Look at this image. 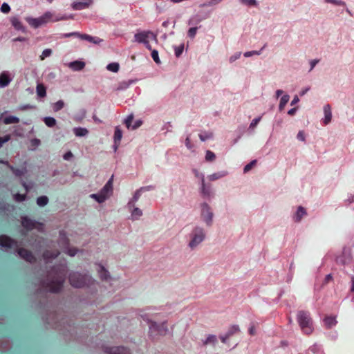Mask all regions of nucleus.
Returning <instances> with one entry per match:
<instances>
[{"label":"nucleus","instance_id":"f03ea898","mask_svg":"<svg viewBox=\"0 0 354 354\" xmlns=\"http://www.w3.org/2000/svg\"><path fill=\"white\" fill-rule=\"evenodd\" d=\"M297 321L301 330L306 335H310L315 328L313 319L308 312L300 310L297 314Z\"/></svg>","mask_w":354,"mask_h":354},{"label":"nucleus","instance_id":"de8ad7c7","mask_svg":"<svg viewBox=\"0 0 354 354\" xmlns=\"http://www.w3.org/2000/svg\"><path fill=\"white\" fill-rule=\"evenodd\" d=\"M256 162H257V160H254L251 161L249 164L246 165L244 167L243 172L247 173L248 171H249L252 169V167L256 164Z\"/></svg>","mask_w":354,"mask_h":354},{"label":"nucleus","instance_id":"c03bdc74","mask_svg":"<svg viewBox=\"0 0 354 354\" xmlns=\"http://www.w3.org/2000/svg\"><path fill=\"white\" fill-rule=\"evenodd\" d=\"M197 27H192L188 30L187 35L188 36L193 39L196 36V32H197Z\"/></svg>","mask_w":354,"mask_h":354},{"label":"nucleus","instance_id":"0e129e2a","mask_svg":"<svg viewBox=\"0 0 354 354\" xmlns=\"http://www.w3.org/2000/svg\"><path fill=\"white\" fill-rule=\"evenodd\" d=\"M221 340L223 343L225 344L227 342V339L230 338V336H228L226 333L221 336Z\"/></svg>","mask_w":354,"mask_h":354},{"label":"nucleus","instance_id":"680f3d73","mask_svg":"<svg viewBox=\"0 0 354 354\" xmlns=\"http://www.w3.org/2000/svg\"><path fill=\"white\" fill-rule=\"evenodd\" d=\"M73 156V153L71 151H68L66 152L64 156H63V158L65 160H69L71 158H72Z\"/></svg>","mask_w":354,"mask_h":354},{"label":"nucleus","instance_id":"cd10ccee","mask_svg":"<svg viewBox=\"0 0 354 354\" xmlns=\"http://www.w3.org/2000/svg\"><path fill=\"white\" fill-rule=\"evenodd\" d=\"M122 138V131L119 126L115 127L113 142H120Z\"/></svg>","mask_w":354,"mask_h":354},{"label":"nucleus","instance_id":"4be33fe9","mask_svg":"<svg viewBox=\"0 0 354 354\" xmlns=\"http://www.w3.org/2000/svg\"><path fill=\"white\" fill-rule=\"evenodd\" d=\"M307 214L306 209L302 206H299L297 209L294 215V220L296 223H299L301 221L303 216H306Z\"/></svg>","mask_w":354,"mask_h":354},{"label":"nucleus","instance_id":"bb28decb","mask_svg":"<svg viewBox=\"0 0 354 354\" xmlns=\"http://www.w3.org/2000/svg\"><path fill=\"white\" fill-rule=\"evenodd\" d=\"M36 93L39 97L43 98L46 95V88L42 84H37Z\"/></svg>","mask_w":354,"mask_h":354},{"label":"nucleus","instance_id":"4468645a","mask_svg":"<svg viewBox=\"0 0 354 354\" xmlns=\"http://www.w3.org/2000/svg\"><path fill=\"white\" fill-rule=\"evenodd\" d=\"M22 225L24 228L28 230H32L34 228H39L43 226L41 223H37L35 221H32L27 217H24L22 218L21 221Z\"/></svg>","mask_w":354,"mask_h":354},{"label":"nucleus","instance_id":"ddd939ff","mask_svg":"<svg viewBox=\"0 0 354 354\" xmlns=\"http://www.w3.org/2000/svg\"><path fill=\"white\" fill-rule=\"evenodd\" d=\"M12 75L8 71H3L0 73V88L8 86L12 80Z\"/></svg>","mask_w":354,"mask_h":354},{"label":"nucleus","instance_id":"5701e85b","mask_svg":"<svg viewBox=\"0 0 354 354\" xmlns=\"http://www.w3.org/2000/svg\"><path fill=\"white\" fill-rule=\"evenodd\" d=\"M12 25L14 26V28L17 30L22 31L23 32H26V28L23 26L22 23L19 20V19L17 17H13L10 19Z\"/></svg>","mask_w":354,"mask_h":354},{"label":"nucleus","instance_id":"473e14b6","mask_svg":"<svg viewBox=\"0 0 354 354\" xmlns=\"http://www.w3.org/2000/svg\"><path fill=\"white\" fill-rule=\"evenodd\" d=\"M289 99H290V96L288 94H285L281 97V98L280 100L279 104V109L280 111H281L284 109L285 106L289 101Z\"/></svg>","mask_w":354,"mask_h":354},{"label":"nucleus","instance_id":"37998d69","mask_svg":"<svg viewBox=\"0 0 354 354\" xmlns=\"http://www.w3.org/2000/svg\"><path fill=\"white\" fill-rule=\"evenodd\" d=\"M175 55L177 57H180L184 50V44H182L178 46L174 47Z\"/></svg>","mask_w":354,"mask_h":354},{"label":"nucleus","instance_id":"5fc2aeb1","mask_svg":"<svg viewBox=\"0 0 354 354\" xmlns=\"http://www.w3.org/2000/svg\"><path fill=\"white\" fill-rule=\"evenodd\" d=\"M30 143H31V145L34 147V149H35L40 145L41 142H40V140H39L37 138H33L30 140Z\"/></svg>","mask_w":354,"mask_h":354},{"label":"nucleus","instance_id":"774afa93","mask_svg":"<svg viewBox=\"0 0 354 354\" xmlns=\"http://www.w3.org/2000/svg\"><path fill=\"white\" fill-rule=\"evenodd\" d=\"M309 90H310V87L309 86L303 88L301 91V92H300V95H304Z\"/></svg>","mask_w":354,"mask_h":354},{"label":"nucleus","instance_id":"a18cd8bd","mask_svg":"<svg viewBox=\"0 0 354 354\" xmlns=\"http://www.w3.org/2000/svg\"><path fill=\"white\" fill-rule=\"evenodd\" d=\"M13 197L15 201L17 202H22L26 199L25 194H14Z\"/></svg>","mask_w":354,"mask_h":354},{"label":"nucleus","instance_id":"a211bd4d","mask_svg":"<svg viewBox=\"0 0 354 354\" xmlns=\"http://www.w3.org/2000/svg\"><path fill=\"white\" fill-rule=\"evenodd\" d=\"M7 112L2 113L0 115V120L3 121L5 124H15L19 122V119L13 115H6Z\"/></svg>","mask_w":354,"mask_h":354},{"label":"nucleus","instance_id":"3c124183","mask_svg":"<svg viewBox=\"0 0 354 354\" xmlns=\"http://www.w3.org/2000/svg\"><path fill=\"white\" fill-rule=\"evenodd\" d=\"M241 52H238V53H236L235 54L232 55L229 58L230 62L232 63V62H235L236 59H238L241 57Z\"/></svg>","mask_w":354,"mask_h":354},{"label":"nucleus","instance_id":"6e6d98bb","mask_svg":"<svg viewBox=\"0 0 354 354\" xmlns=\"http://www.w3.org/2000/svg\"><path fill=\"white\" fill-rule=\"evenodd\" d=\"M260 120H261V117H259V118H257L254 119V120L251 122V123H250V129H254V128H255V127H256V126L257 125V124L259 123V122L260 121Z\"/></svg>","mask_w":354,"mask_h":354},{"label":"nucleus","instance_id":"c9c22d12","mask_svg":"<svg viewBox=\"0 0 354 354\" xmlns=\"http://www.w3.org/2000/svg\"><path fill=\"white\" fill-rule=\"evenodd\" d=\"M199 138L202 142L207 140L212 139L213 138L212 132H202L199 134Z\"/></svg>","mask_w":354,"mask_h":354},{"label":"nucleus","instance_id":"338daca9","mask_svg":"<svg viewBox=\"0 0 354 354\" xmlns=\"http://www.w3.org/2000/svg\"><path fill=\"white\" fill-rule=\"evenodd\" d=\"M299 99L298 96L295 95L291 102V105H294V104H297V102H299Z\"/></svg>","mask_w":354,"mask_h":354},{"label":"nucleus","instance_id":"e2e57ef3","mask_svg":"<svg viewBox=\"0 0 354 354\" xmlns=\"http://www.w3.org/2000/svg\"><path fill=\"white\" fill-rule=\"evenodd\" d=\"M73 19V16L72 15H68V16L64 15V16L61 17L59 18L55 19L54 21H59V20H66V19Z\"/></svg>","mask_w":354,"mask_h":354},{"label":"nucleus","instance_id":"393cba45","mask_svg":"<svg viewBox=\"0 0 354 354\" xmlns=\"http://www.w3.org/2000/svg\"><path fill=\"white\" fill-rule=\"evenodd\" d=\"M18 254L27 261L32 262L35 259L34 257L26 250H19Z\"/></svg>","mask_w":354,"mask_h":354},{"label":"nucleus","instance_id":"2f4dec72","mask_svg":"<svg viewBox=\"0 0 354 354\" xmlns=\"http://www.w3.org/2000/svg\"><path fill=\"white\" fill-rule=\"evenodd\" d=\"M106 69L113 73H118L120 69V64L118 62H112L106 66Z\"/></svg>","mask_w":354,"mask_h":354},{"label":"nucleus","instance_id":"c756f323","mask_svg":"<svg viewBox=\"0 0 354 354\" xmlns=\"http://www.w3.org/2000/svg\"><path fill=\"white\" fill-rule=\"evenodd\" d=\"M201 194L205 197H210L211 196L210 188L206 185L205 182L201 183Z\"/></svg>","mask_w":354,"mask_h":354},{"label":"nucleus","instance_id":"dca6fc26","mask_svg":"<svg viewBox=\"0 0 354 354\" xmlns=\"http://www.w3.org/2000/svg\"><path fill=\"white\" fill-rule=\"evenodd\" d=\"M78 35V37L80 38H81L82 39L86 40V41L91 42L93 44H99L102 41V39H101L100 38L94 37L90 36L88 35H86V34L81 35V34H78L77 32L67 34V35H66V36L68 37L70 35Z\"/></svg>","mask_w":354,"mask_h":354},{"label":"nucleus","instance_id":"9b49d317","mask_svg":"<svg viewBox=\"0 0 354 354\" xmlns=\"http://www.w3.org/2000/svg\"><path fill=\"white\" fill-rule=\"evenodd\" d=\"M134 115L133 113H130L127 115V117L124 120V123L126 125V127L129 130H136L139 128L142 124V120H137L132 124V121L133 120Z\"/></svg>","mask_w":354,"mask_h":354},{"label":"nucleus","instance_id":"aec40b11","mask_svg":"<svg viewBox=\"0 0 354 354\" xmlns=\"http://www.w3.org/2000/svg\"><path fill=\"white\" fill-rule=\"evenodd\" d=\"M68 67L73 71H79L82 70L85 66V63L82 61L77 60L68 63Z\"/></svg>","mask_w":354,"mask_h":354},{"label":"nucleus","instance_id":"f257e3e1","mask_svg":"<svg viewBox=\"0 0 354 354\" xmlns=\"http://www.w3.org/2000/svg\"><path fill=\"white\" fill-rule=\"evenodd\" d=\"M69 282L75 288L91 286L96 283V280L88 273L82 274L78 272H71L69 274Z\"/></svg>","mask_w":354,"mask_h":354},{"label":"nucleus","instance_id":"423d86ee","mask_svg":"<svg viewBox=\"0 0 354 354\" xmlns=\"http://www.w3.org/2000/svg\"><path fill=\"white\" fill-rule=\"evenodd\" d=\"M201 217L207 226L212 224L214 213L209 205L206 203H203L201 205Z\"/></svg>","mask_w":354,"mask_h":354},{"label":"nucleus","instance_id":"09e8293b","mask_svg":"<svg viewBox=\"0 0 354 354\" xmlns=\"http://www.w3.org/2000/svg\"><path fill=\"white\" fill-rule=\"evenodd\" d=\"M64 252L71 257H74L77 254V250L75 248H67L64 250Z\"/></svg>","mask_w":354,"mask_h":354},{"label":"nucleus","instance_id":"412c9836","mask_svg":"<svg viewBox=\"0 0 354 354\" xmlns=\"http://www.w3.org/2000/svg\"><path fill=\"white\" fill-rule=\"evenodd\" d=\"M143 191V188L137 189L133 194L132 197L129 199L127 205H136L137 202L141 196V194Z\"/></svg>","mask_w":354,"mask_h":354},{"label":"nucleus","instance_id":"c85d7f7f","mask_svg":"<svg viewBox=\"0 0 354 354\" xmlns=\"http://www.w3.org/2000/svg\"><path fill=\"white\" fill-rule=\"evenodd\" d=\"M48 198L46 196H41L37 198L36 203L39 207H44L48 203Z\"/></svg>","mask_w":354,"mask_h":354},{"label":"nucleus","instance_id":"f8f14e48","mask_svg":"<svg viewBox=\"0 0 354 354\" xmlns=\"http://www.w3.org/2000/svg\"><path fill=\"white\" fill-rule=\"evenodd\" d=\"M93 3V0H83L82 1H74L71 7L75 10H82L89 8Z\"/></svg>","mask_w":354,"mask_h":354},{"label":"nucleus","instance_id":"864d4df0","mask_svg":"<svg viewBox=\"0 0 354 354\" xmlns=\"http://www.w3.org/2000/svg\"><path fill=\"white\" fill-rule=\"evenodd\" d=\"M10 169H12V171H13V173L17 176H23L25 172H26V170H20V169H14L12 167H10Z\"/></svg>","mask_w":354,"mask_h":354},{"label":"nucleus","instance_id":"603ef678","mask_svg":"<svg viewBox=\"0 0 354 354\" xmlns=\"http://www.w3.org/2000/svg\"><path fill=\"white\" fill-rule=\"evenodd\" d=\"M10 140V136L6 135L3 137H0V148L3 146V145Z\"/></svg>","mask_w":354,"mask_h":354},{"label":"nucleus","instance_id":"7ed1b4c3","mask_svg":"<svg viewBox=\"0 0 354 354\" xmlns=\"http://www.w3.org/2000/svg\"><path fill=\"white\" fill-rule=\"evenodd\" d=\"M113 176H112L103 187L95 194L90 195V198L97 203H103L108 200L113 194Z\"/></svg>","mask_w":354,"mask_h":354},{"label":"nucleus","instance_id":"9d476101","mask_svg":"<svg viewBox=\"0 0 354 354\" xmlns=\"http://www.w3.org/2000/svg\"><path fill=\"white\" fill-rule=\"evenodd\" d=\"M126 207L130 213V218L132 221H138L143 215V211L137 205H127Z\"/></svg>","mask_w":354,"mask_h":354},{"label":"nucleus","instance_id":"6ab92c4d","mask_svg":"<svg viewBox=\"0 0 354 354\" xmlns=\"http://www.w3.org/2000/svg\"><path fill=\"white\" fill-rule=\"evenodd\" d=\"M14 244V241L7 236H0V247L2 249L10 248Z\"/></svg>","mask_w":354,"mask_h":354},{"label":"nucleus","instance_id":"20e7f679","mask_svg":"<svg viewBox=\"0 0 354 354\" xmlns=\"http://www.w3.org/2000/svg\"><path fill=\"white\" fill-rule=\"evenodd\" d=\"M189 238L188 247L191 250H194L205 239V232L204 229L198 225L195 226L190 233Z\"/></svg>","mask_w":354,"mask_h":354},{"label":"nucleus","instance_id":"ea45409f","mask_svg":"<svg viewBox=\"0 0 354 354\" xmlns=\"http://www.w3.org/2000/svg\"><path fill=\"white\" fill-rule=\"evenodd\" d=\"M216 158V156L215 154L209 151V150H207L205 151V160L207 161V162H212L215 160Z\"/></svg>","mask_w":354,"mask_h":354},{"label":"nucleus","instance_id":"4c0bfd02","mask_svg":"<svg viewBox=\"0 0 354 354\" xmlns=\"http://www.w3.org/2000/svg\"><path fill=\"white\" fill-rule=\"evenodd\" d=\"M44 120L46 125L48 127H53L56 124V120L53 117H46Z\"/></svg>","mask_w":354,"mask_h":354},{"label":"nucleus","instance_id":"8fccbe9b","mask_svg":"<svg viewBox=\"0 0 354 354\" xmlns=\"http://www.w3.org/2000/svg\"><path fill=\"white\" fill-rule=\"evenodd\" d=\"M1 10L2 12L3 13H8L10 12V6L6 3H3L2 5H1Z\"/></svg>","mask_w":354,"mask_h":354},{"label":"nucleus","instance_id":"0eeeda50","mask_svg":"<svg viewBox=\"0 0 354 354\" xmlns=\"http://www.w3.org/2000/svg\"><path fill=\"white\" fill-rule=\"evenodd\" d=\"M149 39H153L156 43L158 42L156 35L151 31H142L134 35V41L140 44H143Z\"/></svg>","mask_w":354,"mask_h":354},{"label":"nucleus","instance_id":"72a5a7b5","mask_svg":"<svg viewBox=\"0 0 354 354\" xmlns=\"http://www.w3.org/2000/svg\"><path fill=\"white\" fill-rule=\"evenodd\" d=\"M240 331L239 326L238 325H232L229 327L228 330L225 333L230 337L233 335L239 333Z\"/></svg>","mask_w":354,"mask_h":354},{"label":"nucleus","instance_id":"69168bd1","mask_svg":"<svg viewBox=\"0 0 354 354\" xmlns=\"http://www.w3.org/2000/svg\"><path fill=\"white\" fill-rule=\"evenodd\" d=\"M318 60L317 59H313V60H311L310 62V71H312L314 67L315 66V65L318 63Z\"/></svg>","mask_w":354,"mask_h":354},{"label":"nucleus","instance_id":"f704fd0d","mask_svg":"<svg viewBox=\"0 0 354 354\" xmlns=\"http://www.w3.org/2000/svg\"><path fill=\"white\" fill-rule=\"evenodd\" d=\"M149 330L151 332H158L160 330L161 327H164V324L160 326L155 322L149 321Z\"/></svg>","mask_w":354,"mask_h":354},{"label":"nucleus","instance_id":"49530a36","mask_svg":"<svg viewBox=\"0 0 354 354\" xmlns=\"http://www.w3.org/2000/svg\"><path fill=\"white\" fill-rule=\"evenodd\" d=\"M151 57L156 64H160V60L158 57V52L156 50H152Z\"/></svg>","mask_w":354,"mask_h":354},{"label":"nucleus","instance_id":"f3484780","mask_svg":"<svg viewBox=\"0 0 354 354\" xmlns=\"http://www.w3.org/2000/svg\"><path fill=\"white\" fill-rule=\"evenodd\" d=\"M218 339L217 337L213 334H209L206 336V337L201 340V344L203 346H212L214 347L217 344Z\"/></svg>","mask_w":354,"mask_h":354},{"label":"nucleus","instance_id":"4d7b16f0","mask_svg":"<svg viewBox=\"0 0 354 354\" xmlns=\"http://www.w3.org/2000/svg\"><path fill=\"white\" fill-rule=\"evenodd\" d=\"M194 172L195 174V176L201 179V183L205 182V176L203 174L200 173L198 170H194Z\"/></svg>","mask_w":354,"mask_h":354},{"label":"nucleus","instance_id":"6e6552de","mask_svg":"<svg viewBox=\"0 0 354 354\" xmlns=\"http://www.w3.org/2000/svg\"><path fill=\"white\" fill-rule=\"evenodd\" d=\"M97 274L99 278L104 281H109L113 279L109 270L101 263H96L95 264Z\"/></svg>","mask_w":354,"mask_h":354},{"label":"nucleus","instance_id":"b1692460","mask_svg":"<svg viewBox=\"0 0 354 354\" xmlns=\"http://www.w3.org/2000/svg\"><path fill=\"white\" fill-rule=\"evenodd\" d=\"M336 317L334 316H328L324 319V323L326 328H330L337 324Z\"/></svg>","mask_w":354,"mask_h":354},{"label":"nucleus","instance_id":"39448f33","mask_svg":"<svg viewBox=\"0 0 354 354\" xmlns=\"http://www.w3.org/2000/svg\"><path fill=\"white\" fill-rule=\"evenodd\" d=\"M26 20L31 27L37 28L41 26L45 25L48 22L53 21V14L52 12L48 11L39 17L33 18L31 17H28L26 18Z\"/></svg>","mask_w":354,"mask_h":354},{"label":"nucleus","instance_id":"2eb2a0df","mask_svg":"<svg viewBox=\"0 0 354 354\" xmlns=\"http://www.w3.org/2000/svg\"><path fill=\"white\" fill-rule=\"evenodd\" d=\"M324 118L322 122L324 124L327 125L330 123L332 120V111L330 104H326L323 107Z\"/></svg>","mask_w":354,"mask_h":354},{"label":"nucleus","instance_id":"e433bc0d","mask_svg":"<svg viewBox=\"0 0 354 354\" xmlns=\"http://www.w3.org/2000/svg\"><path fill=\"white\" fill-rule=\"evenodd\" d=\"M133 82V80H128V81H123V82H121L119 84H118V86L117 88L118 90H124L127 88H129V86Z\"/></svg>","mask_w":354,"mask_h":354},{"label":"nucleus","instance_id":"a19ab883","mask_svg":"<svg viewBox=\"0 0 354 354\" xmlns=\"http://www.w3.org/2000/svg\"><path fill=\"white\" fill-rule=\"evenodd\" d=\"M52 55V50L50 48H46L44 49L41 55L39 56V58L41 60H44L46 57H50Z\"/></svg>","mask_w":354,"mask_h":354},{"label":"nucleus","instance_id":"1a4fd4ad","mask_svg":"<svg viewBox=\"0 0 354 354\" xmlns=\"http://www.w3.org/2000/svg\"><path fill=\"white\" fill-rule=\"evenodd\" d=\"M335 261L337 263L343 266L349 263L351 261V248L348 247L344 248L342 254L336 257Z\"/></svg>","mask_w":354,"mask_h":354},{"label":"nucleus","instance_id":"a878e982","mask_svg":"<svg viewBox=\"0 0 354 354\" xmlns=\"http://www.w3.org/2000/svg\"><path fill=\"white\" fill-rule=\"evenodd\" d=\"M73 132L77 137H84L88 133V131L84 127H75L73 129Z\"/></svg>","mask_w":354,"mask_h":354},{"label":"nucleus","instance_id":"7c9ffc66","mask_svg":"<svg viewBox=\"0 0 354 354\" xmlns=\"http://www.w3.org/2000/svg\"><path fill=\"white\" fill-rule=\"evenodd\" d=\"M227 175V172L225 171H220L217 173L212 174L208 176V178L211 181L216 180L218 178L224 177Z\"/></svg>","mask_w":354,"mask_h":354},{"label":"nucleus","instance_id":"13d9d810","mask_svg":"<svg viewBox=\"0 0 354 354\" xmlns=\"http://www.w3.org/2000/svg\"><path fill=\"white\" fill-rule=\"evenodd\" d=\"M260 53L258 52V51H255V50H252V51H248V52H245L244 53V56L245 57H250V56H252V55H259Z\"/></svg>","mask_w":354,"mask_h":354},{"label":"nucleus","instance_id":"58836bf2","mask_svg":"<svg viewBox=\"0 0 354 354\" xmlns=\"http://www.w3.org/2000/svg\"><path fill=\"white\" fill-rule=\"evenodd\" d=\"M64 102L60 100L53 104V108L55 111H58L64 106Z\"/></svg>","mask_w":354,"mask_h":354},{"label":"nucleus","instance_id":"bf43d9fd","mask_svg":"<svg viewBox=\"0 0 354 354\" xmlns=\"http://www.w3.org/2000/svg\"><path fill=\"white\" fill-rule=\"evenodd\" d=\"M241 1L243 3L246 4V5H250V6H256L257 5L256 0H241Z\"/></svg>","mask_w":354,"mask_h":354},{"label":"nucleus","instance_id":"79ce46f5","mask_svg":"<svg viewBox=\"0 0 354 354\" xmlns=\"http://www.w3.org/2000/svg\"><path fill=\"white\" fill-rule=\"evenodd\" d=\"M326 3H332L337 6H345L346 3L342 0H324Z\"/></svg>","mask_w":354,"mask_h":354},{"label":"nucleus","instance_id":"052dcab7","mask_svg":"<svg viewBox=\"0 0 354 354\" xmlns=\"http://www.w3.org/2000/svg\"><path fill=\"white\" fill-rule=\"evenodd\" d=\"M297 138L302 142L305 141L306 138H305V134H304V131H300L298 132Z\"/></svg>","mask_w":354,"mask_h":354}]
</instances>
